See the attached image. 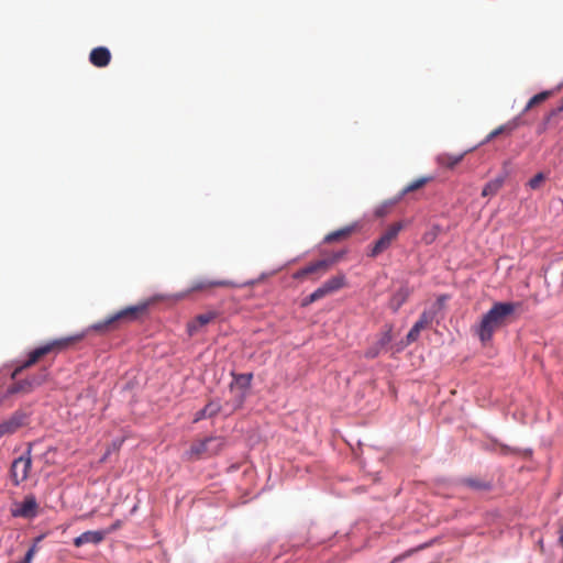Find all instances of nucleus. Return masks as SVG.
I'll return each instance as SVG.
<instances>
[{
    "mask_svg": "<svg viewBox=\"0 0 563 563\" xmlns=\"http://www.w3.org/2000/svg\"><path fill=\"white\" fill-rule=\"evenodd\" d=\"M148 306L150 303L147 301H144L135 306L126 307L108 317L107 319L91 324L84 333L55 339L49 342H46L41 346H37L36 349L32 350L27 354V357L13 369V372L11 373V378L16 379V377L24 369L34 366L43 357L49 354L56 355L59 352L68 349L70 345L80 342L89 332L106 334L118 330L123 324L131 323L141 319L147 312Z\"/></svg>",
    "mask_w": 563,
    "mask_h": 563,
    "instance_id": "nucleus-1",
    "label": "nucleus"
},
{
    "mask_svg": "<svg viewBox=\"0 0 563 563\" xmlns=\"http://www.w3.org/2000/svg\"><path fill=\"white\" fill-rule=\"evenodd\" d=\"M516 308L517 303L515 302H495L482 317V320L476 328V333L479 340L483 343L490 341L495 331L509 322L516 311Z\"/></svg>",
    "mask_w": 563,
    "mask_h": 563,
    "instance_id": "nucleus-2",
    "label": "nucleus"
},
{
    "mask_svg": "<svg viewBox=\"0 0 563 563\" xmlns=\"http://www.w3.org/2000/svg\"><path fill=\"white\" fill-rule=\"evenodd\" d=\"M225 439L222 437H208L195 441L185 453L186 460L198 461L219 454L225 446Z\"/></svg>",
    "mask_w": 563,
    "mask_h": 563,
    "instance_id": "nucleus-3",
    "label": "nucleus"
},
{
    "mask_svg": "<svg viewBox=\"0 0 563 563\" xmlns=\"http://www.w3.org/2000/svg\"><path fill=\"white\" fill-rule=\"evenodd\" d=\"M339 255H334L331 258H322L316 262H311L292 274V278L297 280L311 279L313 282L321 278L332 265L339 260Z\"/></svg>",
    "mask_w": 563,
    "mask_h": 563,
    "instance_id": "nucleus-4",
    "label": "nucleus"
},
{
    "mask_svg": "<svg viewBox=\"0 0 563 563\" xmlns=\"http://www.w3.org/2000/svg\"><path fill=\"white\" fill-rule=\"evenodd\" d=\"M49 373L47 368L40 369L36 374L14 382L7 388V395H29L34 391L35 388L42 386L48 380Z\"/></svg>",
    "mask_w": 563,
    "mask_h": 563,
    "instance_id": "nucleus-5",
    "label": "nucleus"
},
{
    "mask_svg": "<svg viewBox=\"0 0 563 563\" xmlns=\"http://www.w3.org/2000/svg\"><path fill=\"white\" fill-rule=\"evenodd\" d=\"M10 512L14 518L32 520L40 514V504L33 494H27L23 500L12 504Z\"/></svg>",
    "mask_w": 563,
    "mask_h": 563,
    "instance_id": "nucleus-6",
    "label": "nucleus"
},
{
    "mask_svg": "<svg viewBox=\"0 0 563 563\" xmlns=\"http://www.w3.org/2000/svg\"><path fill=\"white\" fill-rule=\"evenodd\" d=\"M240 286V284L229 279H197L192 282L191 286L186 291L176 295V298L184 299L191 292L206 291L214 287L235 288Z\"/></svg>",
    "mask_w": 563,
    "mask_h": 563,
    "instance_id": "nucleus-7",
    "label": "nucleus"
},
{
    "mask_svg": "<svg viewBox=\"0 0 563 563\" xmlns=\"http://www.w3.org/2000/svg\"><path fill=\"white\" fill-rule=\"evenodd\" d=\"M402 230V223L396 222L388 227V229L382 234V236L374 243L371 249L368 256L376 257L385 252L391 243L397 239L399 232Z\"/></svg>",
    "mask_w": 563,
    "mask_h": 563,
    "instance_id": "nucleus-8",
    "label": "nucleus"
},
{
    "mask_svg": "<svg viewBox=\"0 0 563 563\" xmlns=\"http://www.w3.org/2000/svg\"><path fill=\"white\" fill-rule=\"evenodd\" d=\"M32 467V459L30 452L15 459L11 465V481L13 485L19 486L27 479Z\"/></svg>",
    "mask_w": 563,
    "mask_h": 563,
    "instance_id": "nucleus-9",
    "label": "nucleus"
},
{
    "mask_svg": "<svg viewBox=\"0 0 563 563\" xmlns=\"http://www.w3.org/2000/svg\"><path fill=\"white\" fill-rule=\"evenodd\" d=\"M27 416L22 411L13 412L8 419L0 423V439L15 433L26 423Z\"/></svg>",
    "mask_w": 563,
    "mask_h": 563,
    "instance_id": "nucleus-10",
    "label": "nucleus"
},
{
    "mask_svg": "<svg viewBox=\"0 0 563 563\" xmlns=\"http://www.w3.org/2000/svg\"><path fill=\"white\" fill-rule=\"evenodd\" d=\"M345 286V276L343 274H339L325 280L320 287H318L314 292L318 296L319 300L340 290Z\"/></svg>",
    "mask_w": 563,
    "mask_h": 563,
    "instance_id": "nucleus-11",
    "label": "nucleus"
},
{
    "mask_svg": "<svg viewBox=\"0 0 563 563\" xmlns=\"http://www.w3.org/2000/svg\"><path fill=\"white\" fill-rule=\"evenodd\" d=\"M219 313L214 310L200 313L187 323V332L190 336L195 335L200 328L209 324L211 321L217 319Z\"/></svg>",
    "mask_w": 563,
    "mask_h": 563,
    "instance_id": "nucleus-12",
    "label": "nucleus"
},
{
    "mask_svg": "<svg viewBox=\"0 0 563 563\" xmlns=\"http://www.w3.org/2000/svg\"><path fill=\"white\" fill-rule=\"evenodd\" d=\"M432 319L433 314L431 312L423 311L407 334L408 343L415 342L419 338L420 332L432 322Z\"/></svg>",
    "mask_w": 563,
    "mask_h": 563,
    "instance_id": "nucleus-13",
    "label": "nucleus"
},
{
    "mask_svg": "<svg viewBox=\"0 0 563 563\" xmlns=\"http://www.w3.org/2000/svg\"><path fill=\"white\" fill-rule=\"evenodd\" d=\"M521 124H522L521 115L515 117L514 119L509 120L505 124H501L498 128H496L495 130H493L486 136L485 143L494 140L495 137H497L500 134H504V133L510 134V133H512Z\"/></svg>",
    "mask_w": 563,
    "mask_h": 563,
    "instance_id": "nucleus-14",
    "label": "nucleus"
},
{
    "mask_svg": "<svg viewBox=\"0 0 563 563\" xmlns=\"http://www.w3.org/2000/svg\"><path fill=\"white\" fill-rule=\"evenodd\" d=\"M111 60V53L104 46L93 48L89 54V62L96 67H106Z\"/></svg>",
    "mask_w": 563,
    "mask_h": 563,
    "instance_id": "nucleus-15",
    "label": "nucleus"
},
{
    "mask_svg": "<svg viewBox=\"0 0 563 563\" xmlns=\"http://www.w3.org/2000/svg\"><path fill=\"white\" fill-rule=\"evenodd\" d=\"M106 537L104 531H86L74 539V545L79 548L87 543L98 544Z\"/></svg>",
    "mask_w": 563,
    "mask_h": 563,
    "instance_id": "nucleus-16",
    "label": "nucleus"
},
{
    "mask_svg": "<svg viewBox=\"0 0 563 563\" xmlns=\"http://www.w3.org/2000/svg\"><path fill=\"white\" fill-rule=\"evenodd\" d=\"M464 156H465V153H461V154L442 153L437 156V163L442 167L452 169L457 164H460L462 162Z\"/></svg>",
    "mask_w": 563,
    "mask_h": 563,
    "instance_id": "nucleus-17",
    "label": "nucleus"
},
{
    "mask_svg": "<svg viewBox=\"0 0 563 563\" xmlns=\"http://www.w3.org/2000/svg\"><path fill=\"white\" fill-rule=\"evenodd\" d=\"M460 484L474 490L486 492L490 489V483L478 477H465L460 479Z\"/></svg>",
    "mask_w": 563,
    "mask_h": 563,
    "instance_id": "nucleus-18",
    "label": "nucleus"
},
{
    "mask_svg": "<svg viewBox=\"0 0 563 563\" xmlns=\"http://www.w3.org/2000/svg\"><path fill=\"white\" fill-rule=\"evenodd\" d=\"M409 295L410 291L408 288L401 287L400 289H398L389 301L390 309L394 312L398 311L399 308L407 301Z\"/></svg>",
    "mask_w": 563,
    "mask_h": 563,
    "instance_id": "nucleus-19",
    "label": "nucleus"
},
{
    "mask_svg": "<svg viewBox=\"0 0 563 563\" xmlns=\"http://www.w3.org/2000/svg\"><path fill=\"white\" fill-rule=\"evenodd\" d=\"M354 229H355V227L351 225V227H345L340 230L333 231L324 238V242L333 243L336 241L347 239L354 232Z\"/></svg>",
    "mask_w": 563,
    "mask_h": 563,
    "instance_id": "nucleus-20",
    "label": "nucleus"
},
{
    "mask_svg": "<svg viewBox=\"0 0 563 563\" xmlns=\"http://www.w3.org/2000/svg\"><path fill=\"white\" fill-rule=\"evenodd\" d=\"M503 185H504L503 177H497L495 179H492L484 186V188L482 190V196L483 197L495 196L501 189Z\"/></svg>",
    "mask_w": 563,
    "mask_h": 563,
    "instance_id": "nucleus-21",
    "label": "nucleus"
},
{
    "mask_svg": "<svg viewBox=\"0 0 563 563\" xmlns=\"http://www.w3.org/2000/svg\"><path fill=\"white\" fill-rule=\"evenodd\" d=\"M552 95V91L550 90H545V91H542L540 93H537L534 95L526 104V107L523 108L522 110V113L520 115H522L523 113H527L528 111H530L532 108L541 104L542 102H544L545 100H548Z\"/></svg>",
    "mask_w": 563,
    "mask_h": 563,
    "instance_id": "nucleus-22",
    "label": "nucleus"
},
{
    "mask_svg": "<svg viewBox=\"0 0 563 563\" xmlns=\"http://www.w3.org/2000/svg\"><path fill=\"white\" fill-rule=\"evenodd\" d=\"M432 180V177L431 176H428V177H420L413 181H411L410 184H408L402 190H401V196H405L409 192H412V191H416L420 188H422L423 186H426L428 183H430Z\"/></svg>",
    "mask_w": 563,
    "mask_h": 563,
    "instance_id": "nucleus-23",
    "label": "nucleus"
},
{
    "mask_svg": "<svg viewBox=\"0 0 563 563\" xmlns=\"http://www.w3.org/2000/svg\"><path fill=\"white\" fill-rule=\"evenodd\" d=\"M389 340L390 338L386 334L377 343H375L365 351V357L375 358L376 356H378L382 349L389 342Z\"/></svg>",
    "mask_w": 563,
    "mask_h": 563,
    "instance_id": "nucleus-24",
    "label": "nucleus"
},
{
    "mask_svg": "<svg viewBox=\"0 0 563 563\" xmlns=\"http://www.w3.org/2000/svg\"><path fill=\"white\" fill-rule=\"evenodd\" d=\"M252 374H240L235 376V385L242 390L241 399L245 397V391L250 388L252 382Z\"/></svg>",
    "mask_w": 563,
    "mask_h": 563,
    "instance_id": "nucleus-25",
    "label": "nucleus"
},
{
    "mask_svg": "<svg viewBox=\"0 0 563 563\" xmlns=\"http://www.w3.org/2000/svg\"><path fill=\"white\" fill-rule=\"evenodd\" d=\"M545 180V176L543 173H538L537 175H534L528 183V186L536 190V189H539L540 186L543 184V181Z\"/></svg>",
    "mask_w": 563,
    "mask_h": 563,
    "instance_id": "nucleus-26",
    "label": "nucleus"
},
{
    "mask_svg": "<svg viewBox=\"0 0 563 563\" xmlns=\"http://www.w3.org/2000/svg\"><path fill=\"white\" fill-rule=\"evenodd\" d=\"M205 409H206V412L209 416V418H212L219 413L221 406L219 402L210 401L209 404H207L205 406Z\"/></svg>",
    "mask_w": 563,
    "mask_h": 563,
    "instance_id": "nucleus-27",
    "label": "nucleus"
},
{
    "mask_svg": "<svg viewBox=\"0 0 563 563\" xmlns=\"http://www.w3.org/2000/svg\"><path fill=\"white\" fill-rule=\"evenodd\" d=\"M318 300H319V298H318V296L316 295V292L313 291L312 294H310L309 296H307V297L302 300L301 306H302V307H307V306H309V305H311L312 302L318 301Z\"/></svg>",
    "mask_w": 563,
    "mask_h": 563,
    "instance_id": "nucleus-28",
    "label": "nucleus"
},
{
    "mask_svg": "<svg viewBox=\"0 0 563 563\" xmlns=\"http://www.w3.org/2000/svg\"><path fill=\"white\" fill-rule=\"evenodd\" d=\"M205 418H209V416L207 415L206 409L203 408V409L199 410L198 412H196L194 421L198 422L199 420L205 419Z\"/></svg>",
    "mask_w": 563,
    "mask_h": 563,
    "instance_id": "nucleus-29",
    "label": "nucleus"
},
{
    "mask_svg": "<svg viewBox=\"0 0 563 563\" xmlns=\"http://www.w3.org/2000/svg\"><path fill=\"white\" fill-rule=\"evenodd\" d=\"M10 395H7V390L4 393H0V406L9 398Z\"/></svg>",
    "mask_w": 563,
    "mask_h": 563,
    "instance_id": "nucleus-30",
    "label": "nucleus"
},
{
    "mask_svg": "<svg viewBox=\"0 0 563 563\" xmlns=\"http://www.w3.org/2000/svg\"><path fill=\"white\" fill-rule=\"evenodd\" d=\"M561 111H563V97L560 100V106L555 110L552 111V114H556Z\"/></svg>",
    "mask_w": 563,
    "mask_h": 563,
    "instance_id": "nucleus-31",
    "label": "nucleus"
},
{
    "mask_svg": "<svg viewBox=\"0 0 563 563\" xmlns=\"http://www.w3.org/2000/svg\"><path fill=\"white\" fill-rule=\"evenodd\" d=\"M560 543H561V545L563 547V532H562V533H561V536H560Z\"/></svg>",
    "mask_w": 563,
    "mask_h": 563,
    "instance_id": "nucleus-32",
    "label": "nucleus"
}]
</instances>
